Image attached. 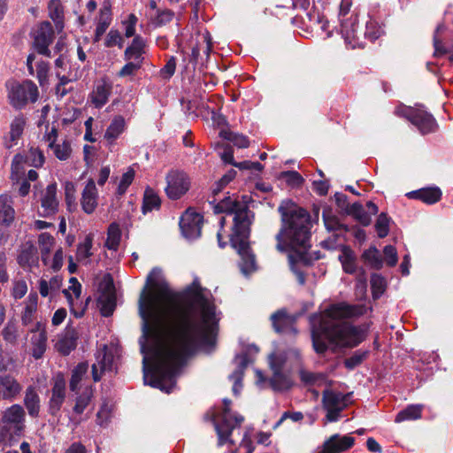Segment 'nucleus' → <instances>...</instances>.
Segmentation results:
<instances>
[{"instance_id":"nucleus-30","label":"nucleus","mask_w":453,"mask_h":453,"mask_svg":"<svg viewBox=\"0 0 453 453\" xmlns=\"http://www.w3.org/2000/svg\"><path fill=\"white\" fill-rule=\"evenodd\" d=\"M78 334L73 328L67 329L61 339L56 343L58 352L68 355L77 345Z\"/></svg>"},{"instance_id":"nucleus-54","label":"nucleus","mask_w":453,"mask_h":453,"mask_svg":"<svg viewBox=\"0 0 453 453\" xmlns=\"http://www.w3.org/2000/svg\"><path fill=\"white\" fill-rule=\"evenodd\" d=\"M54 155L59 160H66L70 157L72 148L68 140H64L61 143H57L52 149Z\"/></svg>"},{"instance_id":"nucleus-8","label":"nucleus","mask_w":453,"mask_h":453,"mask_svg":"<svg viewBox=\"0 0 453 453\" xmlns=\"http://www.w3.org/2000/svg\"><path fill=\"white\" fill-rule=\"evenodd\" d=\"M249 236L250 227L246 229V233H233L230 237L232 246L241 257L240 268L244 274L256 269V258L248 242Z\"/></svg>"},{"instance_id":"nucleus-52","label":"nucleus","mask_w":453,"mask_h":453,"mask_svg":"<svg viewBox=\"0 0 453 453\" xmlns=\"http://www.w3.org/2000/svg\"><path fill=\"white\" fill-rule=\"evenodd\" d=\"M174 17V12L169 9L157 10V15L150 19V23L155 27H162L170 23Z\"/></svg>"},{"instance_id":"nucleus-9","label":"nucleus","mask_w":453,"mask_h":453,"mask_svg":"<svg viewBox=\"0 0 453 453\" xmlns=\"http://www.w3.org/2000/svg\"><path fill=\"white\" fill-rule=\"evenodd\" d=\"M349 395L333 389H325L322 393V405L326 411V420L335 422L340 418L341 412L349 405Z\"/></svg>"},{"instance_id":"nucleus-3","label":"nucleus","mask_w":453,"mask_h":453,"mask_svg":"<svg viewBox=\"0 0 453 453\" xmlns=\"http://www.w3.org/2000/svg\"><path fill=\"white\" fill-rule=\"evenodd\" d=\"M281 213L282 226L276 235V249L280 252H288V259L292 265L296 264L310 265L314 257L310 252L311 248V216L302 208L286 210L279 208Z\"/></svg>"},{"instance_id":"nucleus-6","label":"nucleus","mask_w":453,"mask_h":453,"mask_svg":"<svg viewBox=\"0 0 453 453\" xmlns=\"http://www.w3.org/2000/svg\"><path fill=\"white\" fill-rule=\"evenodd\" d=\"M352 6V0H342L339 10L341 21V34L346 42L351 49L365 48V41L357 35V15L351 13L346 17Z\"/></svg>"},{"instance_id":"nucleus-19","label":"nucleus","mask_w":453,"mask_h":453,"mask_svg":"<svg viewBox=\"0 0 453 453\" xmlns=\"http://www.w3.org/2000/svg\"><path fill=\"white\" fill-rule=\"evenodd\" d=\"M114 356L106 345L99 349L96 355V363L92 365V375L95 381H99L104 371L112 369Z\"/></svg>"},{"instance_id":"nucleus-62","label":"nucleus","mask_w":453,"mask_h":453,"mask_svg":"<svg viewBox=\"0 0 453 453\" xmlns=\"http://www.w3.org/2000/svg\"><path fill=\"white\" fill-rule=\"evenodd\" d=\"M326 227L330 231L344 230L348 231V226L340 222L336 216L323 214Z\"/></svg>"},{"instance_id":"nucleus-18","label":"nucleus","mask_w":453,"mask_h":453,"mask_svg":"<svg viewBox=\"0 0 453 453\" xmlns=\"http://www.w3.org/2000/svg\"><path fill=\"white\" fill-rule=\"evenodd\" d=\"M355 443V439L349 435L334 434L326 440L317 453H341L350 449Z\"/></svg>"},{"instance_id":"nucleus-59","label":"nucleus","mask_w":453,"mask_h":453,"mask_svg":"<svg viewBox=\"0 0 453 453\" xmlns=\"http://www.w3.org/2000/svg\"><path fill=\"white\" fill-rule=\"evenodd\" d=\"M134 170L133 168H128V170L122 175L121 180L119 183L117 194L119 196H123L128 187L132 184L134 178Z\"/></svg>"},{"instance_id":"nucleus-28","label":"nucleus","mask_w":453,"mask_h":453,"mask_svg":"<svg viewBox=\"0 0 453 453\" xmlns=\"http://www.w3.org/2000/svg\"><path fill=\"white\" fill-rule=\"evenodd\" d=\"M24 405L32 418H37L41 410V400L34 386H28L25 391Z\"/></svg>"},{"instance_id":"nucleus-26","label":"nucleus","mask_w":453,"mask_h":453,"mask_svg":"<svg viewBox=\"0 0 453 453\" xmlns=\"http://www.w3.org/2000/svg\"><path fill=\"white\" fill-rule=\"evenodd\" d=\"M41 324L37 323L36 327L32 330V333L34 334L31 339L33 345V357L36 359L42 357L47 346L46 331L43 328H41Z\"/></svg>"},{"instance_id":"nucleus-4","label":"nucleus","mask_w":453,"mask_h":453,"mask_svg":"<svg viewBox=\"0 0 453 453\" xmlns=\"http://www.w3.org/2000/svg\"><path fill=\"white\" fill-rule=\"evenodd\" d=\"M210 203L215 213L234 214L233 233H246L251 224L250 211L248 206L235 197L225 196L213 198Z\"/></svg>"},{"instance_id":"nucleus-47","label":"nucleus","mask_w":453,"mask_h":453,"mask_svg":"<svg viewBox=\"0 0 453 453\" xmlns=\"http://www.w3.org/2000/svg\"><path fill=\"white\" fill-rule=\"evenodd\" d=\"M384 34V30L380 23L372 19H370L366 22L365 30L364 36L369 39L371 42H374L379 39Z\"/></svg>"},{"instance_id":"nucleus-14","label":"nucleus","mask_w":453,"mask_h":453,"mask_svg":"<svg viewBox=\"0 0 453 453\" xmlns=\"http://www.w3.org/2000/svg\"><path fill=\"white\" fill-rule=\"evenodd\" d=\"M66 396L65 380L62 373H58L52 381L51 395L49 400V413L52 416L57 415Z\"/></svg>"},{"instance_id":"nucleus-17","label":"nucleus","mask_w":453,"mask_h":453,"mask_svg":"<svg viewBox=\"0 0 453 453\" xmlns=\"http://www.w3.org/2000/svg\"><path fill=\"white\" fill-rule=\"evenodd\" d=\"M411 123L415 126L422 134L434 133L438 129L434 118L422 106L416 107Z\"/></svg>"},{"instance_id":"nucleus-40","label":"nucleus","mask_w":453,"mask_h":453,"mask_svg":"<svg viewBox=\"0 0 453 453\" xmlns=\"http://www.w3.org/2000/svg\"><path fill=\"white\" fill-rule=\"evenodd\" d=\"M342 269L346 273L353 274L357 272V258L350 249L344 248L339 256Z\"/></svg>"},{"instance_id":"nucleus-21","label":"nucleus","mask_w":453,"mask_h":453,"mask_svg":"<svg viewBox=\"0 0 453 453\" xmlns=\"http://www.w3.org/2000/svg\"><path fill=\"white\" fill-rule=\"evenodd\" d=\"M98 193L96 183L93 179L87 181L81 193V205L84 212L91 214L95 211L98 204Z\"/></svg>"},{"instance_id":"nucleus-11","label":"nucleus","mask_w":453,"mask_h":453,"mask_svg":"<svg viewBox=\"0 0 453 453\" xmlns=\"http://www.w3.org/2000/svg\"><path fill=\"white\" fill-rule=\"evenodd\" d=\"M21 157L15 156L12 164V180L13 188L20 196H26L30 192L31 181H36L39 175L35 170H29L26 176L19 175V165Z\"/></svg>"},{"instance_id":"nucleus-37","label":"nucleus","mask_w":453,"mask_h":453,"mask_svg":"<svg viewBox=\"0 0 453 453\" xmlns=\"http://www.w3.org/2000/svg\"><path fill=\"white\" fill-rule=\"evenodd\" d=\"M125 119L120 115L115 116L106 129L104 138L108 142H113L125 131Z\"/></svg>"},{"instance_id":"nucleus-25","label":"nucleus","mask_w":453,"mask_h":453,"mask_svg":"<svg viewBox=\"0 0 453 453\" xmlns=\"http://www.w3.org/2000/svg\"><path fill=\"white\" fill-rule=\"evenodd\" d=\"M97 303L103 316L109 317L112 314L116 307V294L111 283L104 287Z\"/></svg>"},{"instance_id":"nucleus-42","label":"nucleus","mask_w":453,"mask_h":453,"mask_svg":"<svg viewBox=\"0 0 453 453\" xmlns=\"http://www.w3.org/2000/svg\"><path fill=\"white\" fill-rule=\"evenodd\" d=\"M347 213L353 216L361 225L367 226L372 222L370 214L364 209L360 203H354L347 210Z\"/></svg>"},{"instance_id":"nucleus-12","label":"nucleus","mask_w":453,"mask_h":453,"mask_svg":"<svg viewBox=\"0 0 453 453\" xmlns=\"http://www.w3.org/2000/svg\"><path fill=\"white\" fill-rule=\"evenodd\" d=\"M55 33L49 21L40 23L34 31V46L39 54L50 57L49 45L53 42Z\"/></svg>"},{"instance_id":"nucleus-32","label":"nucleus","mask_w":453,"mask_h":453,"mask_svg":"<svg viewBox=\"0 0 453 453\" xmlns=\"http://www.w3.org/2000/svg\"><path fill=\"white\" fill-rule=\"evenodd\" d=\"M111 93V85L105 81H102L96 85L95 90L91 94L92 103L96 107L101 108L108 102Z\"/></svg>"},{"instance_id":"nucleus-33","label":"nucleus","mask_w":453,"mask_h":453,"mask_svg":"<svg viewBox=\"0 0 453 453\" xmlns=\"http://www.w3.org/2000/svg\"><path fill=\"white\" fill-rule=\"evenodd\" d=\"M88 365L87 363H80L72 371V377L70 380V390L76 395L79 394V391L81 389L82 381L87 379V372Z\"/></svg>"},{"instance_id":"nucleus-27","label":"nucleus","mask_w":453,"mask_h":453,"mask_svg":"<svg viewBox=\"0 0 453 453\" xmlns=\"http://www.w3.org/2000/svg\"><path fill=\"white\" fill-rule=\"evenodd\" d=\"M441 191L437 187L423 188L408 194L410 198L420 200L426 203L433 204L441 198Z\"/></svg>"},{"instance_id":"nucleus-56","label":"nucleus","mask_w":453,"mask_h":453,"mask_svg":"<svg viewBox=\"0 0 453 453\" xmlns=\"http://www.w3.org/2000/svg\"><path fill=\"white\" fill-rule=\"evenodd\" d=\"M368 351L357 350L353 355L345 359L344 365L346 368L352 370L359 365L368 357Z\"/></svg>"},{"instance_id":"nucleus-63","label":"nucleus","mask_w":453,"mask_h":453,"mask_svg":"<svg viewBox=\"0 0 453 453\" xmlns=\"http://www.w3.org/2000/svg\"><path fill=\"white\" fill-rule=\"evenodd\" d=\"M142 67V60L134 61L128 60L120 71L118 73L119 77L134 76L137 71Z\"/></svg>"},{"instance_id":"nucleus-10","label":"nucleus","mask_w":453,"mask_h":453,"mask_svg":"<svg viewBox=\"0 0 453 453\" xmlns=\"http://www.w3.org/2000/svg\"><path fill=\"white\" fill-rule=\"evenodd\" d=\"M190 188L188 175L178 170H172L166 175L165 193L170 199L177 200L184 196Z\"/></svg>"},{"instance_id":"nucleus-55","label":"nucleus","mask_w":453,"mask_h":453,"mask_svg":"<svg viewBox=\"0 0 453 453\" xmlns=\"http://www.w3.org/2000/svg\"><path fill=\"white\" fill-rule=\"evenodd\" d=\"M65 199L69 211L76 206V186L72 181L65 184Z\"/></svg>"},{"instance_id":"nucleus-46","label":"nucleus","mask_w":453,"mask_h":453,"mask_svg":"<svg viewBox=\"0 0 453 453\" xmlns=\"http://www.w3.org/2000/svg\"><path fill=\"white\" fill-rule=\"evenodd\" d=\"M38 242L41 250L42 259L44 264H46L48 257L54 245V238L48 233H42L39 235Z\"/></svg>"},{"instance_id":"nucleus-13","label":"nucleus","mask_w":453,"mask_h":453,"mask_svg":"<svg viewBox=\"0 0 453 453\" xmlns=\"http://www.w3.org/2000/svg\"><path fill=\"white\" fill-rule=\"evenodd\" d=\"M203 226V216L193 209H188L180 218V226L183 235L188 239L200 236Z\"/></svg>"},{"instance_id":"nucleus-22","label":"nucleus","mask_w":453,"mask_h":453,"mask_svg":"<svg viewBox=\"0 0 453 453\" xmlns=\"http://www.w3.org/2000/svg\"><path fill=\"white\" fill-rule=\"evenodd\" d=\"M41 206L42 217H50L54 215L58 209V200L57 197V184L53 182L47 186L45 192L41 198Z\"/></svg>"},{"instance_id":"nucleus-5","label":"nucleus","mask_w":453,"mask_h":453,"mask_svg":"<svg viewBox=\"0 0 453 453\" xmlns=\"http://www.w3.org/2000/svg\"><path fill=\"white\" fill-rule=\"evenodd\" d=\"M230 405L231 401L224 399L222 409L212 413V421L219 437V446L226 442L233 443L230 439L232 432L235 427L240 426L244 420L242 416L231 411Z\"/></svg>"},{"instance_id":"nucleus-64","label":"nucleus","mask_w":453,"mask_h":453,"mask_svg":"<svg viewBox=\"0 0 453 453\" xmlns=\"http://www.w3.org/2000/svg\"><path fill=\"white\" fill-rule=\"evenodd\" d=\"M70 283H71V286L69 287V289L64 290V294L66 296V298L68 299L71 307H73V299L71 296L70 291H72L73 294L74 295L75 298L78 299L81 293V285L80 284V282L77 280L76 278H71Z\"/></svg>"},{"instance_id":"nucleus-45","label":"nucleus","mask_w":453,"mask_h":453,"mask_svg":"<svg viewBox=\"0 0 453 453\" xmlns=\"http://www.w3.org/2000/svg\"><path fill=\"white\" fill-rule=\"evenodd\" d=\"M446 27L443 23L437 26L434 34V56L441 57L449 52V49L442 42L441 35L445 31Z\"/></svg>"},{"instance_id":"nucleus-39","label":"nucleus","mask_w":453,"mask_h":453,"mask_svg":"<svg viewBox=\"0 0 453 453\" xmlns=\"http://www.w3.org/2000/svg\"><path fill=\"white\" fill-rule=\"evenodd\" d=\"M423 406L419 404H412L407 406L404 410L399 411L395 416V421L396 423L416 420L421 418Z\"/></svg>"},{"instance_id":"nucleus-48","label":"nucleus","mask_w":453,"mask_h":453,"mask_svg":"<svg viewBox=\"0 0 453 453\" xmlns=\"http://www.w3.org/2000/svg\"><path fill=\"white\" fill-rule=\"evenodd\" d=\"M120 239L121 231L119 226L115 223L111 224L107 233L106 247L116 250L119 245Z\"/></svg>"},{"instance_id":"nucleus-20","label":"nucleus","mask_w":453,"mask_h":453,"mask_svg":"<svg viewBox=\"0 0 453 453\" xmlns=\"http://www.w3.org/2000/svg\"><path fill=\"white\" fill-rule=\"evenodd\" d=\"M272 325L277 333H296L295 328L296 319L293 316L289 315L286 310H279L270 318Z\"/></svg>"},{"instance_id":"nucleus-1","label":"nucleus","mask_w":453,"mask_h":453,"mask_svg":"<svg viewBox=\"0 0 453 453\" xmlns=\"http://www.w3.org/2000/svg\"><path fill=\"white\" fill-rule=\"evenodd\" d=\"M157 273L154 269L149 274L150 289H144L139 298L144 334L153 343V363L145 380L150 378L152 387L170 393L187 359L200 347L214 344L215 305L211 292L197 279L178 292L158 282L154 278Z\"/></svg>"},{"instance_id":"nucleus-36","label":"nucleus","mask_w":453,"mask_h":453,"mask_svg":"<svg viewBox=\"0 0 453 453\" xmlns=\"http://www.w3.org/2000/svg\"><path fill=\"white\" fill-rule=\"evenodd\" d=\"M26 125L27 119L23 114H19L12 119L10 125V143L7 145L8 147L17 143L23 134Z\"/></svg>"},{"instance_id":"nucleus-31","label":"nucleus","mask_w":453,"mask_h":453,"mask_svg":"<svg viewBox=\"0 0 453 453\" xmlns=\"http://www.w3.org/2000/svg\"><path fill=\"white\" fill-rule=\"evenodd\" d=\"M15 219V210L12 201L7 195L0 196V225L10 226Z\"/></svg>"},{"instance_id":"nucleus-38","label":"nucleus","mask_w":453,"mask_h":453,"mask_svg":"<svg viewBox=\"0 0 453 453\" xmlns=\"http://www.w3.org/2000/svg\"><path fill=\"white\" fill-rule=\"evenodd\" d=\"M93 246L92 234L86 235L82 242L78 245L76 259L78 262L87 265L89 257L92 256L91 249Z\"/></svg>"},{"instance_id":"nucleus-58","label":"nucleus","mask_w":453,"mask_h":453,"mask_svg":"<svg viewBox=\"0 0 453 453\" xmlns=\"http://www.w3.org/2000/svg\"><path fill=\"white\" fill-rule=\"evenodd\" d=\"M390 219L385 214L380 213L375 223V229L380 238H384L388 235L389 231Z\"/></svg>"},{"instance_id":"nucleus-61","label":"nucleus","mask_w":453,"mask_h":453,"mask_svg":"<svg viewBox=\"0 0 453 453\" xmlns=\"http://www.w3.org/2000/svg\"><path fill=\"white\" fill-rule=\"evenodd\" d=\"M300 379L306 385H319L324 380V376L321 373L302 370L300 371Z\"/></svg>"},{"instance_id":"nucleus-50","label":"nucleus","mask_w":453,"mask_h":453,"mask_svg":"<svg viewBox=\"0 0 453 453\" xmlns=\"http://www.w3.org/2000/svg\"><path fill=\"white\" fill-rule=\"evenodd\" d=\"M26 162L34 167H41L45 162L43 152L39 148L31 147L26 156Z\"/></svg>"},{"instance_id":"nucleus-43","label":"nucleus","mask_w":453,"mask_h":453,"mask_svg":"<svg viewBox=\"0 0 453 453\" xmlns=\"http://www.w3.org/2000/svg\"><path fill=\"white\" fill-rule=\"evenodd\" d=\"M3 339L9 344L15 346L19 338V329L16 321L10 320L2 330Z\"/></svg>"},{"instance_id":"nucleus-34","label":"nucleus","mask_w":453,"mask_h":453,"mask_svg":"<svg viewBox=\"0 0 453 453\" xmlns=\"http://www.w3.org/2000/svg\"><path fill=\"white\" fill-rule=\"evenodd\" d=\"M38 295L36 292H31L26 302L24 311L21 314V321L24 326H27L35 319V312L37 310Z\"/></svg>"},{"instance_id":"nucleus-44","label":"nucleus","mask_w":453,"mask_h":453,"mask_svg":"<svg viewBox=\"0 0 453 453\" xmlns=\"http://www.w3.org/2000/svg\"><path fill=\"white\" fill-rule=\"evenodd\" d=\"M161 205V200L157 194L151 188H146L143 196L142 211L146 213L153 210H158Z\"/></svg>"},{"instance_id":"nucleus-51","label":"nucleus","mask_w":453,"mask_h":453,"mask_svg":"<svg viewBox=\"0 0 453 453\" xmlns=\"http://www.w3.org/2000/svg\"><path fill=\"white\" fill-rule=\"evenodd\" d=\"M273 373L270 383L274 390L281 391L290 388V380L282 372Z\"/></svg>"},{"instance_id":"nucleus-49","label":"nucleus","mask_w":453,"mask_h":453,"mask_svg":"<svg viewBox=\"0 0 453 453\" xmlns=\"http://www.w3.org/2000/svg\"><path fill=\"white\" fill-rule=\"evenodd\" d=\"M50 17L55 21L56 26H63V7L59 0H50L49 3Z\"/></svg>"},{"instance_id":"nucleus-7","label":"nucleus","mask_w":453,"mask_h":453,"mask_svg":"<svg viewBox=\"0 0 453 453\" xmlns=\"http://www.w3.org/2000/svg\"><path fill=\"white\" fill-rule=\"evenodd\" d=\"M9 89L8 98L10 104L16 109L24 108L28 103H35L39 96L37 86L29 80L19 83L12 81L7 83Z\"/></svg>"},{"instance_id":"nucleus-57","label":"nucleus","mask_w":453,"mask_h":453,"mask_svg":"<svg viewBox=\"0 0 453 453\" xmlns=\"http://www.w3.org/2000/svg\"><path fill=\"white\" fill-rule=\"evenodd\" d=\"M280 179L284 180L288 185L292 187H299L304 181L301 174L296 171L281 172Z\"/></svg>"},{"instance_id":"nucleus-60","label":"nucleus","mask_w":453,"mask_h":453,"mask_svg":"<svg viewBox=\"0 0 453 453\" xmlns=\"http://www.w3.org/2000/svg\"><path fill=\"white\" fill-rule=\"evenodd\" d=\"M371 287L373 296L378 298L385 291V279L377 273H373L371 277Z\"/></svg>"},{"instance_id":"nucleus-35","label":"nucleus","mask_w":453,"mask_h":453,"mask_svg":"<svg viewBox=\"0 0 453 453\" xmlns=\"http://www.w3.org/2000/svg\"><path fill=\"white\" fill-rule=\"evenodd\" d=\"M111 20V6L109 4H104L100 9V17L95 32V42H99L101 40L102 35L105 33L106 29L110 26Z\"/></svg>"},{"instance_id":"nucleus-53","label":"nucleus","mask_w":453,"mask_h":453,"mask_svg":"<svg viewBox=\"0 0 453 453\" xmlns=\"http://www.w3.org/2000/svg\"><path fill=\"white\" fill-rule=\"evenodd\" d=\"M220 135L234 143L239 148H247L250 145L248 138L242 134H235L229 131H221Z\"/></svg>"},{"instance_id":"nucleus-29","label":"nucleus","mask_w":453,"mask_h":453,"mask_svg":"<svg viewBox=\"0 0 453 453\" xmlns=\"http://www.w3.org/2000/svg\"><path fill=\"white\" fill-rule=\"evenodd\" d=\"M146 42L145 40L140 36L136 35L132 41V43L125 50V59L126 60H134L139 61L143 60L142 55L145 54L146 49Z\"/></svg>"},{"instance_id":"nucleus-24","label":"nucleus","mask_w":453,"mask_h":453,"mask_svg":"<svg viewBox=\"0 0 453 453\" xmlns=\"http://www.w3.org/2000/svg\"><path fill=\"white\" fill-rule=\"evenodd\" d=\"M17 262L24 269L37 266L39 262L37 247L30 242L24 243L18 255Z\"/></svg>"},{"instance_id":"nucleus-41","label":"nucleus","mask_w":453,"mask_h":453,"mask_svg":"<svg viewBox=\"0 0 453 453\" xmlns=\"http://www.w3.org/2000/svg\"><path fill=\"white\" fill-rule=\"evenodd\" d=\"M362 260L371 268L380 270L382 267L383 260L380 251L375 247L365 250L361 256Z\"/></svg>"},{"instance_id":"nucleus-16","label":"nucleus","mask_w":453,"mask_h":453,"mask_svg":"<svg viewBox=\"0 0 453 453\" xmlns=\"http://www.w3.org/2000/svg\"><path fill=\"white\" fill-rule=\"evenodd\" d=\"M93 397V388L91 386L84 388L82 392L77 395L75 398V403L73 407V413L70 416V422L74 427H77L82 421L87 419L88 417L82 416L86 408L90 404Z\"/></svg>"},{"instance_id":"nucleus-23","label":"nucleus","mask_w":453,"mask_h":453,"mask_svg":"<svg viewBox=\"0 0 453 453\" xmlns=\"http://www.w3.org/2000/svg\"><path fill=\"white\" fill-rule=\"evenodd\" d=\"M22 390L20 383L12 375L0 376V399L12 401Z\"/></svg>"},{"instance_id":"nucleus-15","label":"nucleus","mask_w":453,"mask_h":453,"mask_svg":"<svg viewBox=\"0 0 453 453\" xmlns=\"http://www.w3.org/2000/svg\"><path fill=\"white\" fill-rule=\"evenodd\" d=\"M26 412L24 408L19 404H13L7 408L2 416V422L4 427L13 429L16 434L25 429ZM4 431H6L4 429Z\"/></svg>"},{"instance_id":"nucleus-2","label":"nucleus","mask_w":453,"mask_h":453,"mask_svg":"<svg viewBox=\"0 0 453 453\" xmlns=\"http://www.w3.org/2000/svg\"><path fill=\"white\" fill-rule=\"evenodd\" d=\"M367 311L365 304L339 303L331 305L324 312L320 332H313L312 344L315 351L323 354L327 343L340 347H355L365 338V333L358 326L340 321L342 319L358 318Z\"/></svg>"}]
</instances>
